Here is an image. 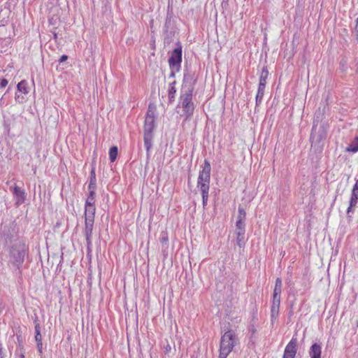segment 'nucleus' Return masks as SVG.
Returning <instances> with one entry per match:
<instances>
[{
    "label": "nucleus",
    "mask_w": 358,
    "mask_h": 358,
    "mask_svg": "<svg viewBox=\"0 0 358 358\" xmlns=\"http://www.w3.org/2000/svg\"><path fill=\"white\" fill-rule=\"evenodd\" d=\"M94 215L95 214L85 213V228L83 230V233L86 238L87 247L88 250H90V248L92 246V237L94 222Z\"/></svg>",
    "instance_id": "obj_6"
},
{
    "label": "nucleus",
    "mask_w": 358,
    "mask_h": 358,
    "mask_svg": "<svg viewBox=\"0 0 358 358\" xmlns=\"http://www.w3.org/2000/svg\"><path fill=\"white\" fill-rule=\"evenodd\" d=\"M236 243L239 248H244L245 245V231H236Z\"/></svg>",
    "instance_id": "obj_15"
},
{
    "label": "nucleus",
    "mask_w": 358,
    "mask_h": 358,
    "mask_svg": "<svg viewBox=\"0 0 358 358\" xmlns=\"http://www.w3.org/2000/svg\"><path fill=\"white\" fill-rule=\"evenodd\" d=\"M182 52V50L180 45L171 52V56L169 59V64L170 69H171L172 74H173L174 72H178L180 69Z\"/></svg>",
    "instance_id": "obj_5"
},
{
    "label": "nucleus",
    "mask_w": 358,
    "mask_h": 358,
    "mask_svg": "<svg viewBox=\"0 0 358 358\" xmlns=\"http://www.w3.org/2000/svg\"><path fill=\"white\" fill-rule=\"evenodd\" d=\"M150 29H151V32L152 34H154L155 33V29H154V20L153 19H152L150 20Z\"/></svg>",
    "instance_id": "obj_38"
},
{
    "label": "nucleus",
    "mask_w": 358,
    "mask_h": 358,
    "mask_svg": "<svg viewBox=\"0 0 358 358\" xmlns=\"http://www.w3.org/2000/svg\"><path fill=\"white\" fill-rule=\"evenodd\" d=\"M20 358H25L24 355H21Z\"/></svg>",
    "instance_id": "obj_44"
},
{
    "label": "nucleus",
    "mask_w": 358,
    "mask_h": 358,
    "mask_svg": "<svg viewBox=\"0 0 358 358\" xmlns=\"http://www.w3.org/2000/svg\"><path fill=\"white\" fill-rule=\"evenodd\" d=\"M17 91L24 94H27L29 91L27 90V83L25 80L20 81L17 85Z\"/></svg>",
    "instance_id": "obj_18"
},
{
    "label": "nucleus",
    "mask_w": 358,
    "mask_h": 358,
    "mask_svg": "<svg viewBox=\"0 0 358 358\" xmlns=\"http://www.w3.org/2000/svg\"><path fill=\"white\" fill-rule=\"evenodd\" d=\"M13 194L17 197V201L16 203L17 205L22 203L24 199H25V193L23 190H22L20 187L17 186H15L13 187Z\"/></svg>",
    "instance_id": "obj_14"
},
{
    "label": "nucleus",
    "mask_w": 358,
    "mask_h": 358,
    "mask_svg": "<svg viewBox=\"0 0 358 358\" xmlns=\"http://www.w3.org/2000/svg\"><path fill=\"white\" fill-rule=\"evenodd\" d=\"M3 99V96L1 98V102L2 101Z\"/></svg>",
    "instance_id": "obj_46"
},
{
    "label": "nucleus",
    "mask_w": 358,
    "mask_h": 358,
    "mask_svg": "<svg viewBox=\"0 0 358 358\" xmlns=\"http://www.w3.org/2000/svg\"><path fill=\"white\" fill-rule=\"evenodd\" d=\"M0 358H5L4 352L0 349Z\"/></svg>",
    "instance_id": "obj_41"
},
{
    "label": "nucleus",
    "mask_w": 358,
    "mask_h": 358,
    "mask_svg": "<svg viewBox=\"0 0 358 358\" xmlns=\"http://www.w3.org/2000/svg\"><path fill=\"white\" fill-rule=\"evenodd\" d=\"M171 350V347L169 344H167L165 347H164V353L165 354H168Z\"/></svg>",
    "instance_id": "obj_35"
},
{
    "label": "nucleus",
    "mask_w": 358,
    "mask_h": 358,
    "mask_svg": "<svg viewBox=\"0 0 358 358\" xmlns=\"http://www.w3.org/2000/svg\"><path fill=\"white\" fill-rule=\"evenodd\" d=\"M41 334V327L39 324H36L35 325V334Z\"/></svg>",
    "instance_id": "obj_34"
},
{
    "label": "nucleus",
    "mask_w": 358,
    "mask_h": 358,
    "mask_svg": "<svg viewBox=\"0 0 358 358\" xmlns=\"http://www.w3.org/2000/svg\"><path fill=\"white\" fill-rule=\"evenodd\" d=\"M347 150L351 151L352 152H356L358 151V137L355 138V140L349 145L347 148Z\"/></svg>",
    "instance_id": "obj_19"
},
{
    "label": "nucleus",
    "mask_w": 358,
    "mask_h": 358,
    "mask_svg": "<svg viewBox=\"0 0 358 358\" xmlns=\"http://www.w3.org/2000/svg\"><path fill=\"white\" fill-rule=\"evenodd\" d=\"M210 170L211 167L210 162L205 159L203 169L199 172L197 182L198 187H200L203 207L206 206L208 199Z\"/></svg>",
    "instance_id": "obj_3"
},
{
    "label": "nucleus",
    "mask_w": 358,
    "mask_h": 358,
    "mask_svg": "<svg viewBox=\"0 0 358 358\" xmlns=\"http://www.w3.org/2000/svg\"><path fill=\"white\" fill-rule=\"evenodd\" d=\"M11 255L15 259V263L18 266L21 264L24 261V257L25 255L24 250H18L15 249H13L11 250Z\"/></svg>",
    "instance_id": "obj_13"
},
{
    "label": "nucleus",
    "mask_w": 358,
    "mask_h": 358,
    "mask_svg": "<svg viewBox=\"0 0 358 358\" xmlns=\"http://www.w3.org/2000/svg\"><path fill=\"white\" fill-rule=\"evenodd\" d=\"M67 59H68L67 55H63L60 57V59H59V62H60V63H62V62H63L66 61Z\"/></svg>",
    "instance_id": "obj_39"
},
{
    "label": "nucleus",
    "mask_w": 358,
    "mask_h": 358,
    "mask_svg": "<svg viewBox=\"0 0 358 358\" xmlns=\"http://www.w3.org/2000/svg\"><path fill=\"white\" fill-rule=\"evenodd\" d=\"M265 87L266 85L259 84L257 94H264Z\"/></svg>",
    "instance_id": "obj_27"
},
{
    "label": "nucleus",
    "mask_w": 358,
    "mask_h": 358,
    "mask_svg": "<svg viewBox=\"0 0 358 358\" xmlns=\"http://www.w3.org/2000/svg\"><path fill=\"white\" fill-rule=\"evenodd\" d=\"M355 22L356 23H355V26L354 28V32L357 35V41H358V17L356 19Z\"/></svg>",
    "instance_id": "obj_30"
},
{
    "label": "nucleus",
    "mask_w": 358,
    "mask_h": 358,
    "mask_svg": "<svg viewBox=\"0 0 358 358\" xmlns=\"http://www.w3.org/2000/svg\"><path fill=\"white\" fill-rule=\"evenodd\" d=\"M268 76V67L266 66L263 67L262 72L260 73L259 84L266 85Z\"/></svg>",
    "instance_id": "obj_16"
},
{
    "label": "nucleus",
    "mask_w": 358,
    "mask_h": 358,
    "mask_svg": "<svg viewBox=\"0 0 358 358\" xmlns=\"http://www.w3.org/2000/svg\"><path fill=\"white\" fill-rule=\"evenodd\" d=\"M176 92V87L173 86V83H172L171 85H170V87L169 88L168 96H169V102L171 103L173 101Z\"/></svg>",
    "instance_id": "obj_20"
},
{
    "label": "nucleus",
    "mask_w": 358,
    "mask_h": 358,
    "mask_svg": "<svg viewBox=\"0 0 358 358\" xmlns=\"http://www.w3.org/2000/svg\"><path fill=\"white\" fill-rule=\"evenodd\" d=\"M151 55H152V57H154V56H155V53H154V52H152V53H151Z\"/></svg>",
    "instance_id": "obj_45"
},
{
    "label": "nucleus",
    "mask_w": 358,
    "mask_h": 358,
    "mask_svg": "<svg viewBox=\"0 0 358 358\" xmlns=\"http://www.w3.org/2000/svg\"><path fill=\"white\" fill-rule=\"evenodd\" d=\"M95 187H96V183L94 182V180L93 181H90V184H89V186H88V189H89L90 192H91V190H94V191Z\"/></svg>",
    "instance_id": "obj_29"
},
{
    "label": "nucleus",
    "mask_w": 358,
    "mask_h": 358,
    "mask_svg": "<svg viewBox=\"0 0 358 358\" xmlns=\"http://www.w3.org/2000/svg\"><path fill=\"white\" fill-rule=\"evenodd\" d=\"M196 83V79L191 73H187L184 74V85L182 86L179 101L177 108H182V113L181 116L185 119L190 118L195 109V106L192 101L194 85Z\"/></svg>",
    "instance_id": "obj_1"
},
{
    "label": "nucleus",
    "mask_w": 358,
    "mask_h": 358,
    "mask_svg": "<svg viewBox=\"0 0 358 358\" xmlns=\"http://www.w3.org/2000/svg\"><path fill=\"white\" fill-rule=\"evenodd\" d=\"M111 162H114L117 158H110Z\"/></svg>",
    "instance_id": "obj_42"
},
{
    "label": "nucleus",
    "mask_w": 358,
    "mask_h": 358,
    "mask_svg": "<svg viewBox=\"0 0 358 358\" xmlns=\"http://www.w3.org/2000/svg\"><path fill=\"white\" fill-rule=\"evenodd\" d=\"M245 219H246V213H245V210L243 209V208L239 206L238 207V214L237 216V220L245 221Z\"/></svg>",
    "instance_id": "obj_22"
},
{
    "label": "nucleus",
    "mask_w": 358,
    "mask_h": 358,
    "mask_svg": "<svg viewBox=\"0 0 358 358\" xmlns=\"http://www.w3.org/2000/svg\"><path fill=\"white\" fill-rule=\"evenodd\" d=\"M263 97H264V94H257L256 98H255V101H256L257 106L259 105L262 103Z\"/></svg>",
    "instance_id": "obj_26"
},
{
    "label": "nucleus",
    "mask_w": 358,
    "mask_h": 358,
    "mask_svg": "<svg viewBox=\"0 0 358 358\" xmlns=\"http://www.w3.org/2000/svg\"><path fill=\"white\" fill-rule=\"evenodd\" d=\"M8 80L5 78L1 80L0 82V88H3L8 85Z\"/></svg>",
    "instance_id": "obj_31"
},
{
    "label": "nucleus",
    "mask_w": 358,
    "mask_h": 358,
    "mask_svg": "<svg viewBox=\"0 0 358 358\" xmlns=\"http://www.w3.org/2000/svg\"><path fill=\"white\" fill-rule=\"evenodd\" d=\"M15 99L17 102L23 103L24 101V97L16 93L15 96Z\"/></svg>",
    "instance_id": "obj_28"
},
{
    "label": "nucleus",
    "mask_w": 358,
    "mask_h": 358,
    "mask_svg": "<svg viewBox=\"0 0 358 358\" xmlns=\"http://www.w3.org/2000/svg\"><path fill=\"white\" fill-rule=\"evenodd\" d=\"M109 157H117L118 154V148L117 146H113L109 150Z\"/></svg>",
    "instance_id": "obj_24"
},
{
    "label": "nucleus",
    "mask_w": 358,
    "mask_h": 358,
    "mask_svg": "<svg viewBox=\"0 0 358 358\" xmlns=\"http://www.w3.org/2000/svg\"><path fill=\"white\" fill-rule=\"evenodd\" d=\"M322 345L320 343H313L309 350L310 358H321Z\"/></svg>",
    "instance_id": "obj_12"
},
{
    "label": "nucleus",
    "mask_w": 358,
    "mask_h": 358,
    "mask_svg": "<svg viewBox=\"0 0 358 358\" xmlns=\"http://www.w3.org/2000/svg\"><path fill=\"white\" fill-rule=\"evenodd\" d=\"M35 341L37 343H42V336L41 334H35Z\"/></svg>",
    "instance_id": "obj_32"
},
{
    "label": "nucleus",
    "mask_w": 358,
    "mask_h": 358,
    "mask_svg": "<svg viewBox=\"0 0 358 358\" xmlns=\"http://www.w3.org/2000/svg\"><path fill=\"white\" fill-rule=\"evenodd\" d=\"M223 1H227V2L229 0H223Z\"/></svg>",
    "instance_id": "obj_47"
},
{
    "label": "nucleus",
    "mask_w": 358,
    "mask_h": 358,
    "mask_svg": "<svg viewBox=\"0 0 358 358\" xmlns=\"http://www.w3.org/2000/svg\"><path fill=\"white\" fill-rule=\"evenodd\" d=\"M160 241L162 243V246L164 245L165 246L169 245L167 243L168 241V235L166 233L162 232L161 234Z\"/></svg>",
    "instance_id": "obj_23"
},
{
    "label": "nucleus",
    "mask_w": 358,
    "mask_h": 358,
    "mask_svg": "<svg viewBox=\"0 0 358 358\" xmlns=\"http://www.w3.org/2000/svg\"><path fill=\"white\" fill-rule=\"evenodd\" d=\"M237 340V336L234 331H227L220 339L219 358H227L233 350Z\"/></svg>",
    "instance_id": "obj_4"
},
{
    "label": "nucleus",
    "mask_w": 358,
    "mask_h": 358,
    "mask_svg": "<svg viewBox=\"0 0 358 358\" xmlns=\"http://www.w3.org/2000/svg\"><path fill=\"white\" fill-rule=\"evenodd\" d=\"M168 249H169V245L165 246L164 245H163V246H162V254H163V256L164 258L168 257V255H169Z\"/></svg>",
    "instance_id": "obj_25"
},
{
    "label": "nucleus",
    "mask_w": 358,
    "mask_h": 358,
    "mask_svg": "<svg viewBox=\"0 0 358 358\" xmlns=\"http://www.w3.org/2000/svg\"><path fill=\"white\" fill-rule=\"evenodd\" d=\"M297 338L293 336L285 347L282 358H294L297 351Z\"/></svg>",
    "instance_id": "obj_7"
},
{
    "label": "nucleus",
    "mask_w": 358,
    "mask_h": 358,
    "mask_svg": "<svg viewBox=\"0 0 358 358\" xmlns=\"http://www.w3.org/2000/svg\"><path fill=\"white\" fill-rule=\"evenodd\" d=\"M36 345H37V348H38V352L40 354H42V352H43V343H37Z\"/></svg>",
    "instance_id": "obj_33"
},
{
    "label": "nucleus",
    "mask_w": 358,
    "mask_h": 358,
    "mask_svg": "<svg viewBox=\"0 0 358 358\" xmlns=\"http://www.w3.org/2000/svg\"><path fill=\"white\" fill-rule=\"evenodd\" d=\"M280 304V296L273 295L271 307V320L273 322L278 317Z\"/></svg>",
    "instance_id": "obj_10"
},
{
    "label": "nucleus",
    "mask_w": 358,
    "mask_h": 358,
    "mask_svg": "<svg viewBox=\"0 0 358 358\" xmlns=\"http://www.w3.org/2000/svg\"><path fill=\"white\" fill-rule=\"evenodd\" d=\"M236 231H245V221L236 220Z\"/></svg>",
    "instance_id": "obj_21"
},
{
    "label": "nucleus",
    "mask_w": 358,
    "mask_h": 358,
    "mask_svg": "<svg viewBox=\"0 0 358 358\" xmlns=\"http://www.w3.org/2000/svg\"><path fill=\"white\" fill-rule=\"evenodd\" d=\"M153 218H154V215H152L150 216V219H151V220H153Z\"/></svg>",
    "instance_id": "obj_43"
},
{
    "label": "nucleus",
    "mask_w": 358,
    "mask_h": 358,
    "mask_svg": "<svg viewBox=\"0 0 358 358\" xmlns=\"http://www.w3.org/2000/svg\"><path fill=\"white\" fill-rule=\"evenodd\" d=\"M95 192L94 190H91V192L89 193V196H87L86 201H85V214H95Z\"/></svg>",
    "instance_id": "obj_9"
},
{
    "label": "nucleus",
    "mask_w": 358,
    "mask_h": 358,
    "mask_svg": "<svg viewBox=\"0 0 358 358\" xmlns=\"http://www.w3.org/2000/svg\"><path fill=\"white\" fill-rule=\"evenodd\" d=\"M94 180V182L96 183V176H95V173H94V171L92 170L91 171V179H90V181H93Z\"/></svg>",
    "instance_id": "obj_36"
},
{
    "label": "nucleus",
    "mask_w": 358,
    "mask_h": 358,
    "mask_svg": "<svg viewBox=\"0 0 358 358\" xmlns=\"http://www.w3.org/2000/svg\"><path fill=\"white\" fill-rule=\"evenodd\" d=\"M357 326H358V322H357Z\"/></svg>",
    "instance_id": "obj_48"
},
{
    "label": "nucleus",
    "mask_w": 358,
    "mask_h": 358,
    "mask_svg": "<svg viewBox=\"0 0 358 358\" xmlns=\"http://www.w3.org/2000/svg\"><path fill=\"white\" fill-rule=\"evenodd\" d=\"M326 138V132L323 128H320L318 131L313 127L312 131L310 134V140L312 144H320L322 141H324Z\"/></svg>",
    "instance_id": "obj_8"
},
{
    "label": "nucleus",
    "mask_w": 358,
    "mask_h": 358,
    "mask_svg": "<svg viewBox=\"0 0 358 358\" xmlns=\"http://www.w3.org/2000/svg\"><path fill=\"white\" fill-rule=\"evenodd\" d=\"M155 106L154 103L149 105L144 125V145L146 149L147 155H150V150L152 148V140L153 138V130L155 126Z\"/></svg>",
    "instance_id": "obj_2"
},
{
    "label": "nucleus",
    "mask_w": 358,
    "mask_h": 358,
    "mask_svg": "<svg viewBox=\"0 0 358 358\" xmlns=\"http://www.w3.org/2000/svg\"><path fill=\"white\" fill-rule=\"evenodd\" d=\"M282 280H281V278H278L275 280V287L273 289V295L280 296V294L282 292Z\"/></svg>",
    "instance_id": "obj_17"
},
{
    "label": "nucleus",
    "mask_w": 358,
    "mask_h": 358,
    "mask_svg": "<svg viewBox=\"0 0 358 358\" xmlns=\"http://www.w3.org/2000/svg\"><path fill=\"white\" fill-rule=\"evenodd\" d=\"M352 191H355V192L358 193V179L357 180Z\"/></svg>",
    "instance_id": "obj_37"
},
{
    "label": "nucleus",
    "mask_w": 358,
    "mask_h": 358,
    "mask_svg": "<svg viewBox=\"0 0 358 358\" xmlns=\"http://www.w3.org/2000/svg\"><path fill=\"white\" fill-rule=\"evenodd\" d=\"M155 39L152 40L150 45H151L152 50L155 49Z\"/></svg>",
    "instance_id": "obj_40"
},
{
    "label": "nucleus",
    "mask_w": 358,
    "mask_h": 358,
    "mask_svg": "<svg viewBox=\"0 0 358 358\" xmlns=\"http://www.w3.org/2000/svg\"><path fill=\"white\" fill-rule=\"evenodd\" d=\"M358 202V193L355 191H352L349 206L347 208V216L349 219L351 218L350 213H353L355 209L354 207L356 206Z\"/></svg>",
    "instance_id": "obj_11"
}]
</instances>
